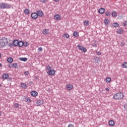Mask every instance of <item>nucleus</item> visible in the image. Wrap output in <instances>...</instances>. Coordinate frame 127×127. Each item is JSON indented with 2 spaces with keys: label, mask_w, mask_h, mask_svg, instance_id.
I'll list each match as a JSON object with an SVG mask.
<instances>
[{
  "label": "nucleus",
  "mask_w": 127,
  "mask_h": 127,
  "mask_svg": "<svg viewBox=\"0 0 127 127\" xmlns=\"http://www.w3.org/2000/svg\"><path fill=\"white\" fill-rule=\"evenodd\" d=\"M8 44V41H7V38L3 37L1 39V41L0 42V47H6Z\"/></svg>",
  "instance_id": "f257e3e1"
},
{
  "label": "nucleus",
  "mask_w": 127,
  "mask_h": 127,
  "mask_svg": "<svg viewBox=\"0 0 127 127\" xmlns=\"http://www.w3.org/2000/svg\"><path fill=\"white\" fill-rule=\"evenodd\" d=\"M124 95L123 92H119L115 94L113 96V99L114 100H122L124 99Z\"/></svg>",
  "instance_id": "f03ea898"
},
{
  "label": "nucleus",
  "mask_w": 127,
  "mask_h": 127,
  "mask_svg": "<svg viewBox=\"0 0 127 127\" xmlns=\"http://www.w3.org/2000/svg\"><path fill=\"white\" fill-rule=\"evenodd\" d=\"M0 7L2 9H4V8H11V5L7 3H0Z\"/></svg>",
  "instance_id": "7ed1b4c3"
},
{
  "label": "nucleus",
  "mask_w": 127,
  "mask_h": 127,
  "mask_svg": "<svg viewBox=\"0 0 127 127\" xmlns=\"http://www.w3.org/2000/svg\"><path fill=\"white\" fill-rule=\"evenodd\" d=\"M77 47H78L79 50H81V51H82V52H84V53H86V52H87V49H86V48H85L80 45H78Z\"/></svg>",
  "instance_id": "20e7f679"
},
{
  "label": "nucleus",
  "mask_w": 127,
  "mask_h": 127,
  "mask_svg": "<svg viewBox=\"0 0 127 127\" xmlns=\"http://www.w3.org/2000/svg\"><path fill=\"white\" fill-rule=\"evenodd\" d=\"M55 73H56V71L54 69H50L47 72L48 75H49L50 76H53L54 75H55Z\"/></svg>",
  "instance_id": "39448f33"
},
{
  "label": "nucleus",
  "mask_w": 127,
  "mask_h": 127,
  "mask_svg": "<svg viewBox=\"0 0 127 127\" xmlns=\"http://www.w3.org/2000/svg\"><path fill=\"white\" fill-rule=\"evenodd\" d=\"M31 16L32 18H33V19H36V18H37V17H38V15L37 14V13H36V12L32 13L31 14Z\"/></svg>",
  "instance_id": "423d86ee"
},
{
  "label": "nucleus",
  "mask_w": 127,
  "mask_h": 127,
  "mask_svg": "<svg viewBox=\"0 0 127 127\" xmlns=\"http://www.w3.org/2000/svg\"><path fill=\"white\" fill-rule=\"evenodd\" d=\"M44 103V101H43V99L38 100L37 101V104L38 106H41V105H43Z\"/></svg>",
  "instance_id": "0eeeda50"
},
{
  "label": "nucleus",
  "mask_w": 127,
  "mask_h": 127,
  "mask_svg": "<svg viewBox=\"0 0 127 127\" xmlns=\"http://www.w3.org/2000/svg\"><path fill=\"white\" fill-rule=\"evenodd\" d=\"M106 12V9L105 8H100L98 10L99 13H100L101 14H103V13H105Z\"/></svg>",
  "instance_id": "6e6552de"
},
{
  "label": "nucleus",
  "mask_w": 127,
  "mask_h": 127,
  "mask_svg": "<svg viewBox=\"0 0 127 127\" xmlns=\"http://www.w3.org/2000/svg\"><path fill=\"white\" fill-rule=\"evenodd\" d=\"M23 101L26 103H30V102H31V99H30V97H26L24 96Z\"/></svg>",
  "instance_id": "1a4fd4ad"
},
{
  "label": "nucleus",
  "mask_w": 127,
  "mask_h": 127,
  "mask_svg": "<svg viewBox=\"0 0 127 127\" xmlns=\"http://www.w3.org/2000/svg\"><path fill=\"white\" fill-rule=\"evenodd\" d=\"M37 13L38 14V16H43V15L44 14L43 13V11H42V10H39L38 11H37Z\"/></svg>",
  "instance_id": "9d476101"
},
{
  "label": "nucleus",
  "mask_w": 127,
  "mask_h": 127,
  "mask_svg": "<svg viewBox=\"0 0 127 127\" xmlns=\"http://www.w3.org/2000/svg\"><path fill=\"white\" fill-rule=\"evenodd\" d=\"M23 45H24V42L22 41H18V47H22Z\"/></svg>",
  "instance_id": "9b49d317"
},
{
  "label": "nucleus",
  "mask_w": 127,
  "mask_h": 127,
  "mask_svg": "<svg viewBox=\"0 0 127 127\" xmlns=\"http://www.w3.org/2000/svg\"><path fill=\"white\" fill-rule=\"evenodd\" d=\"M13 45L15 47H16V46H18V40L15 39V40H14L13 41Z\"/></svg>",
  "instance_id": "f8f14e48"
},
{
  "label": "nucleus",
  "mask_w": 127,
  "mask_h": 127,
  "mask_svg": "<svg viewBox=\"0 0 127 127\" xmlns=\"http://www.w3.org/2000/svg\"><path fill=\"white\" fill-rule=\"evenodd\" d=\"M31 95L32 97H36L38 95V93L35 91H33L31 92Z\"/></svg>",
  "instance_id": "ddd939ff"
},
{
  "label": "nucleus",
  "mask_w": 127,
  "mask_h": 127,
  "mask_svg": "<svg viewBox=\"0 0 127 127\" xmlns=\"http://www.w3.org/2000/svg\"><path fill=\"white\" fill-rule=\"evenodd\" d=\"M123 32H124V29H123L122 28L118 29L117 30V33L118 34H123Z\"/></svg>",
  "instance_id": "4468645a"
},
{
  "label": "nucleus",
  "mask_w": 127,
  "mask_h": 127,
  "mask_svg": "<svg viewBox=\"0 0 127 127\" xmlns=\"http://www.w3.org/2000/svg\"><path fill=\"white\" fill-rule=\"evenodd\" d=\"M9 77V75L7 73H4L2 75V78L4 80V79H7Z\"/></svg>",
  "instance_id": "2eb2a0df"
},
{
  "label": "nucleus",
  "mask_w": 127,
  "mask_h": 127,
  "mask_svg": "<svg viewBox=\"0 0 127 127\" xmlns=\"http://www.w3.org/2000/svg\"><path fill=\"white\" fill-rule=\"evenodd\" d=\"M55 19L56 20H60L61 19V16L59 14H56L55 16Z\"/></svg>",
  "instance_id": "dca6fc26"
},
{
  "label": "nucleus",
  "mask_w": 127,
  "mask_h": 127,
  "mask_svg": "<svg viewBox=\"0 0 127 127\" xmlns=\"http://www.w3.org/2000/svg\"><path fill=\"white\" fill-rule=\"evenodd\" d=\"M109 125L110 127H114L115 126V122L113 120H110L109 122Z\"/></svg>",
  "instance_id": "f3484780"
},
{
  "label": "nucleus",
  "mask_w": 127,
  "mask_h": 127,
  "mask_svg": "<svg viewBox=\"0 0 127 127\" xmlns=\"http://www.w3.org/2000/svg\"><path fill=\"white\" fill-rule=\"evenodd\" d=\"M104 21L106 25H109L111 23L109 19H105Z\"/></svg>",
  "instance_id": "a211bd4d"
},
{
  "label": "nucleus",
  "mask_w": 127,
  "mask_h": 127,
  "mask_svg": "<svg viewBox=\"0 0 127 127\" xmlns=\"http://www.w3.org/2000/svg\"><path fill=\"white\" fill-rule=\"evenodd\" d=\"M83 24L85 26H89V24H90V22L88 20H85L84 21Z\"/></svg>",
  "instance_id": "6ab92c4d"
},
{
  "label": "nucleus",
  "mask_w": 127,
  "mask_h": 127,
  "mask_svg": "<svg viewBox=\"0 0 127 127\" xmlns=\"http://www.w3.org/2000/svg\"><path fill=\"white\" fill-rule=\"evenodd\" d=\"M48 31H49V30H47L46 29H44L43 30L42 32H43V34L45 35L46 34H48Z\"/></svg>",
  "instance_id": "aec40b11"
},
{
  "label": "nucleus",
  "mask_w": 127,
  "mask_h": 127,
  "mask_svg": "<svg viewBox=\"0 0 127 127\" xmlns=\"http://www.w3.org/2000/svg\"><path fill=\"white\" fill-rule=\"evenodd\" d=\"M113 17H116L118 14L116 11H112L111 13Z\"/></svg>",
  "instance_id": "412c9836"
},
{
  "label": "nucleus",
  "mask_w": 127,
  "mask_h": 127,
  "mask_svg": "<svg viewBox=\"0 0 127 127\" xmlns=\"http://www.w3.org/2000/svg\"><path fill=\"white\" fill-rule=\"evenodd\" d=\"M73 35L74 37H77V36H79V32L74 31L73 33Z\"/></svg>",
  "instance_id": "4be33fe9"
},
{
  "label": "nucleus",
  "mask_w": 127,
  "mask_h": 127,
  "mask_svg": "<svg viewBox=\"0 0 127 127\" xmlns=\"http://www.w3.org/2000/svg\"><path fill=\"white\" fill-rule=\"evenodd\" d=\"M7 61L8 62V63H12V62L13 61V59H12L11 57H9L7 59Z\"/></svg>",
  "instance_id": "5701e85b"
},
{
  "label": "nucleus",
  "mask_w": 127,
  "mask_h": 127,
  "mask_svg": "<svg viewBox=\"0 0 127 127\" xmlns=\"http://www.w3.org/2000/svg\"><path fill=\"white\" fill-rule=\"evenodd\" d=\"M19 60L20 61H23L24 62H26V61H27V58H19Z\"/></svg>",
  "instance_id": "b1692460"
},
{
  "label": "nucleus",
  "mask_w": 127,
  "mask_h": 127,
  "mask_svg": "<svg viewBox=\"0 0 127 127\" xmlns=\"http://www.w3.org/2000/svg\"><path fill=\"white\" fill-rule=\"evenodd\" d=\"M112 27H119L120 25L118 23H114L112 25Z\"/></svg>",
  "instance_id": "393cba45"
},
{
  "label": "nucleus",
  "mask_w": 127,
  "mask_h": 127,
  "mask_svg": "<svg viewBox=\"0 0 127 127\" xmlns=\"http://www.w3.org/2000/svg\"><path fill=\"white\" fill-rule=\"evenodd\" d=\"M66 88L68 89V90H72V89H73V85H72V84H68Z\"/></svg>",
  "instance_id": "a878e982"
},
{
  "label": "nucleus",
  "mask_w": 127,
  "mask_h": 127,
  "mask_svg": "<svg viewBox=\"0 0 127 127\" xmlns=\"http://www.w3.org/2000/svg\"><path fill=\"white\" fill-rule=\"evenodd\" d=\"M24 13L25 14H29V12H30V11H29V9H27V8H26L24 10Z\"/></svg>",
  "instance_id": "bb28decb"
},
{
  "label": "nucleus",
  "mask_w": 127,
  "mask_h": 127,
  "mask_svg": "<svg viewBox=\"0 0 127 127\" xmlns=\"http://www.w3.org/2000/svg\"><path fill=\"white\" fill-rule=\"evenodd\" d=\"M23 46H24V47H27V46H29V43L28 42H24V45Z\"/></svg>",
  "instance_id": "cd10ccee"
},
{
  "label": "nucleus",
  "mask_w": 127,
  "mask_h": 127,
  "mask_svg": "<svg viewBox=\"0 0 127 127\" xmlns=\"http://www.w3.org/2000/svg\"><path fill=\"white\" fill-rule=\"evenodd\" d=\"M111 81H112V78H111V77H107L106 78V82L107 83H110Z\"/></svg>",
  "instance_id": "c85d7f7f"
},
{
  "label": "nucleus",
  "mask_w": 127,
  "mask_h": 127,
  "mask_svg": "<svg viewBox=\"0 0 127 127\" xmlns=\"http://www.w3.org/2000/svg\"><path fill=\"white\" fill-rule=\"evenodd\" d=\"M63 36L64 38H67V39L70 37V35H69L68 33L64 34Z\"/></svg>",
  "instance_id": "c756f323"
},
{
  "label": "nucleus",
  "mask_w": 127,
  "mask_h": 127,
  "mask_svg": "<svg viewBox=\"0 0 127 127\" xmlns=\"http://www.w3.org/2000/svg\"><path fill=\"white\" fill-rule=\"evenodd\" d=\"M21 87L23 89H26V88H27V86H26V84L25 83H22Z\"/></svg>",
  "instance_id": "7c9ffc66"
},
{
  "label": "nucleus",
  "mask_w": 127,
  "mask_h": 127,
  "mask_svg": "<svg viewBox=\"0 0 127 127\" xmlns=\"http://www.w3.org/2000/svg\"><path fill=\"white\" fill-rule=\"evenodd\" d=\"M111 14H112V13L111 12V11H106L105 12V15H106L107 16H110Z\"/></svg>",
  "instance_id": "2f4dec72"
},
{
  "label": "nucleus",
  "mask_w": 127,
  "mask_h": 127,
  "mask_svg": "<svg viewBox=\"0 0 127 127\" xmlns=\"http://www.w3.org/2000/svg\"><path fill=\"white\" fill-rule=\"evenodd\" d=\"M14 107L16 109H18V108H19V104H18V103H15L14 104Z\"/></svg>",
  "instance_id": "473e14b6"
},
{
  "label": "nucleus",
  "mask_w": 127,
  "mask_h": 127,
  "mask_svg": "<svg viewBox=\"0 0 127 127\" xmlns=\"http://www.w3.org/2000/svg\"><path fill=\"white\" fill-rule=\"evenodd\" d=\"M123 68H127V63H124L122 64Z\"/></svg>",
  "instance_id": "72a5a7b5"
},
{
  "label": "nucleus",
  "mask_w": 127,
  "mask_h": 127,
  "mask_svg": "<svg viewBox=\"0 0 127 127\" xmlns=\"http://www.w3.org/2000/svg\"><path fill=\"white\" fill-rule=\"evenodd\" d=\"M12 67H13L14 68H17V67H18V65H17V63H14L12 64Z\"/></svg>",
  "instance_id": "f704fd0d"
},
{
  "label": "nucleus",
  "mask_w": 127,
  "mask_h": 127,
  "mask_svg": "<svg viewBox=\"0 0 127 127\" xmlns=\"http://www.w3.org/2000/svg\"><path fill=\"white\" fill-rule=\"evenodd\" d=\"M127 21H125L123 22V26H124V27H126L127 26Z\"/></svg>",
  "instance_id": "c9c22d12"
},
{
  "label": "nucleus",
  "mask_w": 127,
  "mask_h": 127,
  "mask_svg": "<svg viewBox=\"0 0 127 127\" xmlns=\"http://www.w3.org/2000/svg\"><path fill=\"white\" fill-rule=\"evenodd\" d=\"M96 54H97V55H99V56L102 55V53H101V52H100V51H97L96 52Z\"/></svg>",
  "instance_id": "e433bc0d"
},
{
  "label": "nucleus",
  "mask_w": 127,
  "mask_h": 127,
  "mask_svg": "<svg viewBox=\"0 0 127 127\" xmlns=\"http://www.w3.org/2000/svg\"><path fill=\"white\" fill-rule=\"evenodd\" d=\"M46 69L49 71V70H51V67H50L49 65H47Z\"/></svg>",
  "instance_id": "4c0bfd02"
},
{
  "label": "nucleus",
  "mask_w": 127,
  "mask_h": 127,
  "mask_svg": "<svg viewBox=\"0 0 127 127\" xmlns=\"http://www.w3.org/2000/svg\"><path fill=\"white\" fill-rule=\"evenodd\" d=\"M24 74L27 76V75H29V72L28 71H26L24 72Z\"/></svg>",
  "instance_id": "58836bf2"
},
{
  "label": "nucleus",
  "mask_w": 127,
  "mask_h": 127,
  "mask_svg": "<svg viewBox=\"0 0 127 127\" xmlns=\"http://www.w3.org/2000/svg\"><path fill=\"white\" fill-rule=\"evenodd\" d=\"M8 46H9V47H10V48H11V47H12V46H13V43H10L9 44V45H8Z\"/></svg>",
  "instance_id": "ea45409f"
},
{
  "label": "nucleus",
  "mask_w": 127,
  "mask_h": 127,
  "mask_svg": "<svg viewBox=\"0 0 127 127\" xmlns=\"http://www.w3.org/2000/svg\"><path fill=\"white\" fill-rule=\"evenodd\" d=\"M41 2H43V3L46 2L47 1V0H40Z\"/></svg>",
  "instance_id": "a19ab883"
},
{
  "label": "nucleus",
  "mask_w": 127,
  "mask_h": 127,
  "mask_svg": "<svg viewBox=\"0 0 127 127\" xmlns=\"http://www.w3.org/2000/svg\"><path fill=\"white\" fill-rule=\"evenodd\" d=\"M93 47H97V44L96 43H93L92 44Z\"/></svg>",
  "instance_id": "79ce46f5"
},
{
  "label": "nucleus",
  "mask_w": 127,
  "mask_h": 127,
  "mask_svg": "<svg viewBox=\"0 0 127 127\" xmlns=\"http://www.w3.org/2000/svg\"><path fill=\"white\" fill-rule=\"evenodd\" d=\"M67 127H74V125L71 124H70L68 125Z\"/></svg>",
  "instance_id": "37998d69"
},
{
  "label": "nucleus",
  "mask_w": 127,
  "mask_h": 127,
  "mask_svg": "<svg viewBox=\"0 0 127 127\" xmlns=\"http://www.w3.org/2000/svg\"><path fill=\"white\" fill-rule=\"evenodd\" d=\"M125 45H126V44H125V43H124L123 42H121V46H125Z\"/></svg>",
  "instance_id": "c03bdc74"
},
{
  "label": "nucleus",
  "mask_w": 127,
  "mask_h": 127,
  "mask_svg": "<svg viewBox=\"0 0 127 127\" xmlns=\"http://www.w3.org/2000/svg\"><path fill=\"white\" fill-rule=\"evenodd\" d=\"M124 108L125 109L126 111H127V104H125L124 105Z\"/></svg>",
  "instance_id": "a18cd8bd"
},
{
  "label": "nucleus",
  "mask_w": 127,
  "mask_h": 127,
  "mask_svg": "<svg viewBox=\"0 0 127 127\" xmlns=\"http://www.w3.org/2000/svg\"><path fill=\"white\" fill-rule=\"evenodd\" d=\"M11 80H12V78H11V77H9V78H8V79H7V80H8V81H11Z\"/></svg>",
  "instance_id": "49530a36"
},
{
  "label": "nucleus",
  "mask_w": 127,
  "mask_h": 127,
  "mask_svg": "<svg viewBox=\"0 0 127 127\" xmlns=\"http://www.w3.org/2000/svg\"><path fill=\"white\" fill-rule=\"evenodd\" d=\"M38 50H39V51H42V47L39 48Z\"/></svg>",
  "instance_id": "de8ad7c7"
},
{
  "label": "nucleus",
  "mask_w": 127,
  "mask_h": 127,
  "mask_svg": "<svg viewBox=\"0 0 127 127\" xmlns=\"http://www.w3.org/2000/svg\"><path fill=\"white\" fill-rule=\"evenodd\" d=\"M29 84H30V85H32V84H33V82H32V81H30Z\"/></svg>",
  "instance_id": "09e8293b"
},
{
  "label": "nucleus",
  "mask_w": 127,
  "mask_h": 127,
  "mask_svg": "<svg viewBox=\"0 0 127 127\" xmlns=\"http://www.w3.org/2000/svg\"><path fill=\"white\" fill-rule=\"evenodd\" d=\"M105 91H106L107 92H109V88H105Z\"/></svg>",
  "instance_id": "8fccbe9b"
},
{
  "label": "nucleus",
  "mask_w": 127,
  "mask_h": 127,
  "mask_svg": "<svg viewBox=\"0 0 127 127\" xmlns=\"http://www.w3.org/2000/svg\"><path fill=\"white\" fill-rule=\"evenodd\" d=\"M54 1H55V2H58V1H59V0H54Z\"/></svg>",
  "instance_id": "3c124183"
},
{
  "label": "nucleus",
  "mask_w": 127,
  "mask_h": 127,
  "mask_svg": "<svg viewBox=\"0 0 127 127\" xmlns=\"http://www.w3.org/2000/svg\"><path fill=\"white\" fill-rule=\"evenodd\" d=\"M0 67H2V64H0Z\"/></svg>",
  "instance_id": "603ef678"
},
{
  "label": "nucleus",
  "mask_w": 127,
  "mask_h": 127,
  "mask_svg": "<svg viewBox=\"0 0 127 127\" xmlns=\"http://www.w3.org/2000/svg\"><path fill=\"white\" fill-rule=\"evenodd\" d=\"M8 67H9V68H11V65H8Z\"/></svg>",
  "instance_id": "864d4df0"
},
{
  "label": "nucleus",
  "mask_w": 127,
  "mask_h": 127,
  "mask_svg": "<svg viewBox=\"0 0 127 127\" xmlns=\"http://www.w3.org/2000/svg\"><path fill=\"white\" fill-rule=\"evenodd\" d=\"M0 116H1V112H0Z\"/></svg>",
  "instance_id": "5fc2aeb1"
},
{
  "label": "nucleus",
  "mask_w": 127,
  "mask_h": 127,
  "mask_svg": "<svg viewBox=\"0 0 127 127\" xmlns=\"http://www.w3.org/2000/svg\"><path fill=\"white\" fill-rule=\"evenodd\" d=\"M1 84H0V87H2Z\"/></svg>",
  "instance_id": "6e6d98bb"
},
{
  "label": "nucleus",
  "mask_w": 127,
  "mask_h": 127,
  "mask_svg": "<svg viewBox=\"0 0 127 127\" xmlns=\"http://www.w3.org/2000/svg\"><path fill=\"white\" fill-rule=\"evenodd\" d=\"M0 57H1V55L0 53Z\"/></svg>",
  "instance_id": "4d7b16f0"
}]
</instances>
